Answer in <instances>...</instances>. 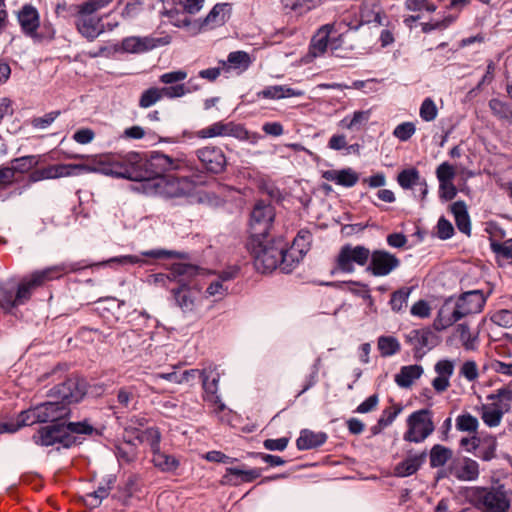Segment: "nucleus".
Segmentation results:
<instances>
[{
  "label": "nucleus",
  "mask_w": 512,
  "mask_h": 512,
  "mask_svg": "<svg viewBox=\"0 0 512 512\" xmlns=\"http://www.w3.org/2000/svg\"><path fill=\"white\" fill-rule=\"evenodd\" d=\"M160 158L159 151L142 154L130 151L125 154L108 153L100 155L88 164H54L29 173L24 185L10 192V195H21L31 184L45 179L78 175L87 172H97L113 178L126 179L141 183L138 190L147 195H156L160 188V172L153 163Z\"/></svg>",
  "instance_id": "nucleus-1"
},
{
  "label": "nucleus",
  "mask_w": 512,
  "mask_h": 512,
  "mask_svg": "<svg viewBox=\"0 0 512 512\" xmlns=\"http://www.w3.org/2000/svg\"><path fill=\"white\" fill-rule=\"evenodd\" d=\"M93 266L87 260L64 262L59 265L36 270L21 280L0 281V310L4 314L17 316L20 306L29 302L35 290L47 282L59 279L64 274L77 272Z\"/></svg>",
  "instance_id": "nucleus-2"
},
{
  "label": "nucleus",
  "mask_w": 512,
  "mask_h": 512,
  "mask_svg": "<svg viewBox=\"0 0 512 512\" xmlns=\"http://www.w3.org/2000/svg\"><path fill=\"white\" fill-rule=\"evenodd\" d=\"M246 247L253 256L256 270L261 273H271L276 269L291 273L297 267V259L288 253L284 237L271 234L269 226L262 232L251 234Z\"/></svg>",
  "instance_id": "nucleus-3"
},
{
  "label": "nucleus",
  "mask_w": 512,
  "mask_h": 512,
  "mask_svg": "<svg viewBox=\"0 0 512 512\" xmlns=\"http://www.w3.org/2000/svg\"><path fill=\"white\" fill-rule=\"evenodd\" d=\"M205 184L203 172L183 152L162 153V197L188 196L197 186Z\"/></svg>",
  "instance_id": "nucleus-4"
},
{
  "label": "nucleus",
  "mask_w": 512,
  "mask_h": 512,
  "mask_svg": "<svg viewBox=\"0 0 512 512\" xmlns=\"http://www.w3.org/2000/svg\"><path fill=\"white\" fill-rule=\"evenodd\" d=\"M166 269L170 271L167 278H170V276L174 278L180 277L177 286L171 288V293L177 306L183 311H192L199 290L196 286H191L186 282V279L200 274L204 269L191 263H173L170 267H166Z\"/></svg>",
  "instance_id": "nucleus-5"
},
{
  "label": "nucleus",
  "mask_w": 512,
  "mask_h": 512,
  "mask_svg": "<svg viewBox=\"0 0 512 512\" xmlns=\"http://www.w3.org/2000/svg\"><path fill=\"white\" fill-rule=\"evenodd\" d=\"M463 496L466 501L478 510L486 512H507L510 508V500L507 497L503 485L498 487H468Z\"/></svg>",
  "instance_id": "nucleus-6"
},
{
  "label": "nucleus",
  "mask_w": 512,
  "mask_h": 512,
  "mask_svg": "<svg viewBox=\"0 0 512 512\" xmlns=\"http://www.w3.org/2000/svg\"><path fill=\"white\" fill-rule=\"evenodd\" d=\"M232 4L228 2L215 4L204 18L188 20L184 14H177L181 19L177 20L187 26V32L196 35L203 30L213 29L224 25L231 17Z\"/></svg>",
  "instance_id": "nucleus-7"
},
{
  "label": "nucleus",
  "mask_w": 512,
  "mask_h": 512,
  "mask_svg": "<svg viewBox=\"0 0 512 512\" xmlns=\"http://www.w3.org/2000/svg\"><path fill=\"white\" fill-rule=\"evenodd\" d=\"M406 424L407 430L403 434V440L410 443L424 442L435 430L433 412L428 408L411 413Z\"/></svg>",
  "instance_id": "nucleus-8"
},
{
  "label": "nucleus",
  "mask_w": 512,
  "mask_h": 512,
  "mask_svg": "<svg viewBox=\"0 0 512 512\" xmlns=\"http://www.w3.org/2000/svg\"><path fill=\"white\" fill-rule=\"evenodd\" d=\"M17 19L22 33L34 42L51 41L54 39V30L43 27L40 31V16L38 10L31 4H25L17 13Z\"/></svg>",
  "instance_id": "nucleus-9"
},
{
  "label": "nucleus",
  "mask_w": 512,
  "mask_h": 512,
  "mask_svg": "<svg viewBox=\"0 0 512 512\" xmlns=\"http://www.w3.org/2000/svg\"><path fill=\"white\" fill-rule=\"evenodd\" d=\"M370 257V250L363 245L352 246L351 244L343 245L334 262V266L330 271L331 275L338 272L352 273L354 271V264L365 266Z\"/></svg>",
  "instance_id": "nucleus-10"
},
{
  "label": "nucleus",
  "mask_w": 512,
  "mask_h": 512,
  "mask_svg": "<svg viewBox=\"0 0 512 512\" xmlns=\"http://www.w3.org/2000/svg\"><path fill=\"white\" fill-rule=\"evenodd\" d=\"M203 3L204 0H162V16L167 18V23L187 31V26L177 21L181 18L176 14H184L188 20H192L190 15L198 13ZM162 24L166 22L162 21Z\"/></svg>",
  "instance_id": "nucleus-11"
},
{
  "label": "nucleus",
  "mask_w": 512,
  "mask_h": 512,
  "mask_svg": "<svg viewBox=\"0 0 512 512\" xmlns=\"http://www.w3.org/2000/svg\"><path fill=\"white\" fill-rule=\"evenodd\" d=\"M405 342L413 346V357L415 360H421L428 351L434 349L441 343V336L435 333L430 326L418 329H412L404 335Z\"/></svg>",
  "instance_id": "nucleus-12"
},
{
  "label": "nucleus",
  "mask_w": 512,
  "mask_h": 512,
  "mask_svg": "<svg viewBox=\"0 0 512 512\" xmlns=\"http://www.w3.org/2000/svg\"><path fill=\"white\" fill-rule=\"evenodd\" d=\"M32 441L40 447H50L59 444L57 450L60 448L70 449L71 444L75 442V440L69 437L68 433L65 432L64 422L41 426L32 435Z\"/></svg>",
  "instance_id": "nucleus-13"
},
{
  "label": "nucleus",
  "mask_w": 512,
  "mask_h": 512,
  "mask_svg": "<svg viewBox=\"0 0 512 512\" xmlns=\"http://www.w3.org/2000/svg\"><path fill=\"white\" fill-rule=\"evenodd\" d=\"M194 154L201 165L199 170L205 177L206 174L218 175L226 170L227 157L221 147L206 145L196 149Z\"/></svg>",
  "instance_id": "nucleus-14"
},
{
  "label": "nucleus",
  "mask_w": 512,
  "mask_h": 512,
  "mask_svg": "<svg viewBox=\"0 0 512 512\" xmlns=\"http://www.w3.org/2000/svg\"><path fill=\"white\" fill-rule=\"evenodd\" d=\"M490 249L495 256V262L502 267L504 263H512V238H506L505 231L500 226H486Z\"/></svg>",
  "instance_id": "nucleus-15"
},
{
  "label": "nucleus",
  "mask_w": 512,
  "mask_h": 512,
  "mask_svg": "<svg viewBox=\"0 0 512 512\" xmlns=\"http://www.w3.org/2000/svg\"><path fill=\"white\" fill-rule=\"evenodd\" d=\"M52 395L70 407L79 403L87 393L86 381L80 378H68L51 389Z\"/></svg>",
  "instance_id": "nucleus-16"
},
{
  "label": "nucleus",
  "mask_w": 512,
  "mask_h": 512,
  "mask_svg": "<svg viewBox=\"0 0 512 512\" xmlns=\"http://www.w3.org/2000/svg\"><path fill=\"white\" fill-rule=\"evenodd\" d=\"M196 135L200 139L230 136L238 140L245 141L249 138L248 130L242 124L235 123L233 121L227 123L222 121L215 122L212 125L197 131Z\"/></svg>",
  "instance_id": "nucleus-17"
},
{
  "label": "nucleus",
  "mask_w": 512,
  "mask_h": 512,
  "mask_svg": "<svg viewBox=\"0 0 512 512\" xmlns=\"http://www.w3.org/2000/svg\"><path fill=\"white\" fill-rule=\"evenodd\" d=\"M77 32L88 42H93L106 31L103 17L96 13H86L80 9V13L74 21Z\"/></svg>",
  "instance_id": "nucleus-18"
},
{
  "label": "nucleus",
  "mask_w": 512,
  "mask_h": 512,
  "mask_svg": "<svg viewBox=\"0 0 512 512\" xmlns=\"http://www.w3.org/2000/svg\"><path fill=\"white\" fill-rule=\"evenodd\" d=\"M369 259L370 262L366 267V271L376 277L390 274L401 263L396 255L383 249L370 251Z\"/></svg>",
  "instance_id": "nucleus-19"
},
{
  "label": "nucleus",
  "mask_w": 512,
  "mask_h": 512,
  "mask_svg": "<svg viewBox=\"0 0 512 512\" xmlns=\"http://www.w3.org/2000/svg\"><path fill=\"white\" fill-rule=\"evenodd\" d=\"M427 456V449L418 453L413 449H407L405 458L395 465L393 475L398 478H405L416 474L425 464Z\"/></svg>",
  "instance_id": "nucleus-20"
},
{
  "label": "nucleus",
  "mask_w": 512,
  "mask_h": 512,
  "mask_svg": "<svg viewBox=\"0 0 512 512\" xmlns=\"http://www.w3.org/2000/svg\"><path fill=\"white\" fill-rule=\"evenodd\" d=\"M463 312L458 308L457 300L454 297L447 298L440 307L437 317L433 321L435 331H442L461 320Z\"/></svg>",
  "instance_id": "nucleus-21"
},
{
  "label": "nucleus",
  "mask_w": 512,
  "mask_h": 512,
  "mask_svg": "<svg viewBox=\"0 0 512 512\" xmlns=\"http://www.w3.org/2000/svg\"><path fill=\"white\" fill-rule=\"evenodd\" d=\"M38 408L42 422L49 424L65 422L72 413L71 408L59 400L40 403Z\"/></svg>",
  "instance_id": "nucleus-22"
},
{
  "label": "nucleus",
  "mask_w": 512,
  "mask_h": 512,
  "mask_svg": "<svg viewBox=\"0 0 512 512\" xmlns=\"http://www.w3.org/2000/svg\"><path fill=\"white\" fill-rule=\"evenodd\" d=\"M160 39L151 37L129 36L121 41V44H115L113 50L115 52L125 53H143L157 47Z\"/></svg>",
  "instance_id": "nucleus-23"
},
{
  "label": "nucleus",
  "mask_w": 512,
  "mask_h": 512,
  "mask_svg": "<svg viewBox=\"0 0 512 512\" xmlns=\"http://www.w3.org/2000/svg\"><path fill=\"white\" fill-rule=\"evenodd\" d=\"M456 300L463 317L481 312L486 303V297L479 289L464 292Z\"/></svg>",
  "instance_id": "nucleus-24"
},
{
  "label": "nucleus",
  "mask_w": 512,
  "mask_h": 512,
  "mask_svg": "<svg viewBox=\"0 0 512 512\" xmlns=\"http://www.w3.org/2000/svg\"><path fill=\"white\" fill-rule=\"evenodd\" d=\"M116 481L117 476L115 474H108L104 476L97 489L93 492L87 493L83 497L84 504L89 508L98 507L102 500L109 496L110 491L116 484Z\"/></svg>",
  "instance_id": "nucleus-25"
},
{
  "label": "nucleus",
  "mask_w": 512,
  "mask_h": 512,
  "mask_svg": "<svg viewBox=\"0 0 512 512\" xmlns=\"http://www.w3.org/2000/svg\"><path fill=\"white\" fill-rule=\"evenodd\" d=\"M275 207L270 201L257 199L250 212V224H273Z\"/></svg>",
  "instance_id": "nucleus-26"
},
{
  "label": "nucleus",
  "mask_w": 512,
  "mask_h": 512,
  "mask_svg": "<svg viewBox=\"0 0 512 512\" xmlns=\"http://www.w3.org/2000/svg\"><path fill=\"white\" fill-rule=\"evenodd\" d=\"M262 468L243 469L237 467L226 468L223 476V482L234 486L240 483H250L259 478L262 474Z\"/></svg>",
  "instance_id": "nucleus-27"
},
{
  "label": "nucleus",
  "mask_w": 512,
  "mask_h": 512,
  "mask_svg": "<svg viewBox=\"0 0 512 512\" xmlns=\"http://www.w3.org/2000/svg\"><path fill=\"white\" fill-rule=\"evenodd\" d=\"M64 427L65 432L68 433L69 437L75 440V442L71 444V448L82 444L83 439L80 435H92L94 433L96 435H101V433L91 425L88 419L77 422L65 420Z\"/></svg>",
  "instance_id": "nucleus-28"
},
{
  "label": "nucleus",
  "mask_w": 512,
  "mask_h": 512,
  "mask_svg": "<svg viewBox=\"0 0 512 512\" xmlns=\"http://www.w3.org/2000/svg\"><path fill=\"white\" fill-rule=\"evenodd\" d=\"M322 177L346 188L353 187L359 181V174L349 167L340 170H326L322 173Z\"/></svg>",
  "instance_id": "nucleus-29"
},
{
  "label": "nucleus",
  "mask_w": 512,
  "mask_h": 512,
  "mask_svg": "<svg viewBox=\"0 0 512 512\" xmlns=\"http://www.w3.org/2000/svg\"><path fill=\"white\" fill-rule=\"evenodd\" d=\"M311 243L312 233L308 229L304 228L298 232L291 246L289 247L287 245L288 253L291 252L292 258L297 259V266L299 265L303 257L307 254V252L310 250Z\"/></svg>",
  "instance_id": "nucleus-30"
},
{
  "label": "nucleus",
  "mask_w": 512,
  "mask_h": 512,
  "mask_svg": "<svg viewBox=\"0 0 512 512\" xmlns=\"http://www.w3.org/2000/svg\"><path fill=\"white\" fill-rule=\"evenodd\" d=\"M328 435L325 432H314L310 429H302L296 440V447L300 451L321 447L326 443Z\"/></svg>",
  "instance_id": "nucleus-31"
},
{
  "label": "nucleus",
  "mask_w": 512,
  "mask_h": 512,
  "mask_svg": "<svg viewBox=\"0 0 512 512\" xmlns=\"http://www.w3.org/2000/svg\"><path fill=\"white\" fill-rule=\"evenodd\" d=\"M481 418L488 427H496L501 423L503 415L511 410L509 403H493L491 405L483 404L481 406Z\"/></svg>",
  "instance_id": "nucleus-32"
},
{
  "label": "nucleus",
  "mask_w": 512,
  "mask_h": 512,
  "mask_svg": "<svg viewBox=\"0 0 512 512\" xmlns=\"http://www.w3.org/2000/svg\"><path fill=\"white\" fill-rule=\"evenodd\" d=\"M142 443H147L153 453L152 462L156 467L160 466V431L158 428H147L136 436Z\"/></svg>",
  "instance_id": "nucleus-33"
},
{
  "label": "nucleus",
  "mask_w": 512,
  "mask_h": 512,
  "mask_svg": "<svg viewBox=\"0 0 512 512\" xmlns=\"http://www.w3.org/2000/svg\"><path fill=\"white\" fill-rule=\"evenodd\" d=\"M301 94L300 91H296L295 89L287 86V85H272L267 86L263 90L258 91L256 93V97L258 99H272V100H280L284 98H291L295 96H299Z\"/></svg>",
  "instance_id": "nucleus-34"
},
{
  "label": "nucleus",
  "mask_w": 512,
  "mask_h": 512,
  "mask_svg": "<svg viewBox=\"0 0 512 512\" xmlns=\"http://www.w3.org/2000/svg\"><path fill=\"white\" fill-rule=\"evenodd\" d=\"M332 30L333 25L331 24H326L319 29L317 36L311 40L309 54L319 57L329 48V35Z\"/></svg>",
  "instance_id": "nucleus-35"
},
{
  "label": "nucleus",
  "mask_w": 512,
  "mask_h": 512,
  "mask_svg": "<svg viewBox=\"0 0 512 512\" xmlns=\"http://www.w3.org/2000/svg\"><path fill=\"white\" fill-rule=\"evenodd\" d=\"M326 0H281L283 9L296 15H304L321 6Z\"/></svg>",
  "instance_id": "nucleus-36"
},
{
  "label": "nucleus",
  "mask_w": 512,
  "mask_h": 512,
  "mask_svg": "<svg viewBox=\"0 0 512 512\" xmlns=\"http://www.w3.org/2000/svg\"><path fill=\"white\" fill-rule=\"evenodd\" d=\"M137 481L138 478L136 475H129L122 484L118 485L112 498L119 501L124 506L129 505L130 499L137 491Z\"/></svg>",
  "instance_id": "nucleus-37"
},
{
  "label": "nucleus",
  "mask_w": 512,
  "mask_h": 512,
  "mask_svg": "<svg viewBox=\"0 0 512 512\" xmlns=\"http://www.w3.org/2000/svg\"><path fill=\"white\" fill-rule=\"evenodd\" d=\"M423 374V367L420 365L403 366L400 372L395 375V382L402 388H408L413 381L420 378Z\"/></svg>",
  "instance_id": "nucleus-38"
},
{
  "label": "nucleus",
  "mask_w": 512,
  "mask_h": 512,
  "mask_svg": "<svg viewBox=\"0 0 512 512\" xmlns=\"http://www.w3.org/2000/svg\"><path fill=\"white\" fill-rule=\"evenodd\" d=\"M429 463L431 468H439L444 466L453 456L451 448L443 446L441 444H435L430 449Z\"/></svg>",
  "instance_id": "nucleus-39"
},
{
  "label": "nucleus",
  "mask_w": 512,
  "mask_h": 512,
  "mask_svg": "<svg viewBox=\"0 0 512 512\" xmlns=\"http://www.w3.org/2000/svg\"><path fill=\"white\" fill-rule=\"evenodd\" d=\"M223 69L228 71L230 68L246 70L251 64L250 56L245 51H234L228 54L227 60L219 62Z\"/></svg>",
  "instance_id": "nucleus-40"
},
{
  "label": "nucleus",
  "mask_w": 512,
  "mask_h": 512,
  "mask_svg": "<svg viewBox=\"0 0 512 512\" xmlns=\"http://www.w3.org/2000/svg\"><path fill=\"white\" fill-rule=\"evenodd\" d=\"M423 177L415 167H410L401 170L397 175V183L404 190L413 189L421 183Z\"/></svg>",
  "instance_id": "nucleus-41"
},
{
  "label": "nucleus",
  "mask_w": 512,
  "mask_h": 512,
  "mask_svg": "<svg viewBox=\"0 0 512 512\" xmlns=\"http://www.w3.org/2000/svg\"><path fill=\"white\" fill-rule=\"evenodd\" d=\"M454 476L461 481L476 480L479 476V465L475 460L465 457L462 467L455 470Z\"/></svg>",
  "instance_id": "nucleus-42"
},
{
  "label": "nucleus",
  "mask_w": 512,
  "mask_h": 512,
  "mask_svg": "<svg viewBox=\"0 0 512 512\" xmlns=\"http://www.w3.org/2000/svg\"><path fill=\"white\" fill-rule=\"evenodd\" d=\"M116 398L118 406L116 408L122 410H130L133 406L132 404L136 402L137 394L135 387L133 386H123L120 387L116 392ZM111 409H115V407L111 406Z\"/></svg>",
  "instance_id": "nucleus-43"
},
{
  "label": "nucleus",
  "mask_w": 512,
  "mask_h": 512,
  "mask_svg": "<svg viewBox=\"0 0 512 512\" xmlns=\"http://www.w3.org/2000/svg\"><path fill=\"white\" fill-rule=\"evenodd\" d=\"M39 164V156L27 155L11 160V167L14 173L25 174L30 172Z\"/></svg>",
  "instance_id": "nucleus-44"
},
{
  "label": "nucleus",
  "mask_w": 512,
  "mask_h": 512,
  "mask_svg": "<svg viewBox=\"0 0 512 512\" xmlns=\"http://www.w3.org/2000/svg\"><path fill=\"white\" fill-rule=\"evenodd\" d=\"M257 188L260 193L266 194L270 198V202L281 203L284 200L281 189L271 181L261 178L257 183Z\"/></svg>",
  "instance_id": "nucleus-45"
},
{
  "label": "nucleus",
  "mask_w": 512,
  "mask_h": 512,
  "mask_svg": "<svg viewBox=\"0 0 512 512\" xmlns=\"http://www.w3.org/2000/svg\"><path fill=\"white\" fill-rule=\"evenodd\" d=\"M144 257H151L154 259H160V249H152L149 251L142 252L140 256L138 255H125L120 257H114L107 261L110 262H118L120 264H136V263H146Z\"/></svg>",
  "instance_id": "nucleus-46"
},
{
  "label": "nucleus",
  "mask_w": 512,
  "mask_h": 512,
  "mask_svg": "<svg viewBox=\"0 0 512 512\" xmlns=\"http://www.w3.org/2000/svg\"><path fill=\"white\" fill-rule=\"evenodd\" d=\"M377 344L382 357L392 356L401 349L399 341L394 336H380Z\"/></svg>",
  "instance_id": "nucleus-47"
},
{
  "label": "nucleus",
  "mask_w": 512,
  "mask_h": 512,
  "mask_svg": "<svg viewBox=\"0 0 512 512\" xmlns=\"http://www.w3.org/2000/svg\"><path fill=\"white\" fill-rule=\"evenodd\" d=\"M321 285L333 287V288H339L341 289L343 286H360L363 288V291L359 295L362 299L368 302L369 306H372L374 303V300L370 294V290L368 288V285L359 281H332V282H322Z\"/></svg>",
  "instance_id": "nucleus-48"
},
{
  "label": "nucleus",
  "mask_w": 512,
  "mask_h": 512,
  "mask_svg": "<svg viewBox=\"0 0 512 512\" xmlns=\"http://www.w3.org/2000/svg\"><path fill=\"white\" fill-rule=\"evenodd\" d=\"M412 287L403 286L391 294L389 304L392 311L400 312L406 306Z\"/></svg>",
  "instance_id": "nucleus-49"
},
{
  "label": "nucleus",
  "mask_w": 512,
  "mask_h": 512,
  "mask_svg": "<svg viewBox=\"0 0 512 512\" xmlns=\"http://www.w3.org/2000/svg\"><path fill=\"white\" fill-rule=\"evenodd\" d=\"M478 427V419L470 413L461 414L456 418V429L458 431L476 433Z\"/></svg>",
  "instance_id": "nucleus-50"
},
{
  "label": "nucleus",
  "mask_w": 512,
  "mask_h": 512,
  "mask_svg": "<svg viewBox=\"0 0 512 512\" xmlns=\"http://www.w3.org/2000/svg\"><path fill=\"white\" fill-rule=\"evenodd\" d=\"M17 419L21 427L31 426L36 423H43L38 405L32 406L29 409L21 411L18 414Z\"/></svg>",
  "instance_id": "nucleus-51"
},
{
  "label": "nucleus",
  "mask_w": 512,
  "mask_h": 512,
  "mask_svg": "<svg viewBox=\"0 0 512 512\" xmlns=\"http://www.w3.org/2000/svg\"><path fill=\"white\" fill-rule=\"evenodd\" d=\"M168 85L169 86L162 87V97L173 99L191 93V88L186 87V85L183 83H175Z\"/></svg>",
  "instance_id": "nucleus-52"
},
{
  "label": "nucleus",
  "mask_w": 512,
  "mask_h": 512,
  "mask_svg": "<svg viewBox=\"0 0 512 512\" xmlns=\"http://www.w3.org/2000/svg\"><path fill=\"white\" fill-rule=\"evenodd\" d=\"M405 8L409 11H427L433 13L437 10V5L431 0H405Z\"/></svg>",
  "instance_id": "nucleus-53"
},
{
  "label": "nucleus",
  "mask_w": 512,
  "mask_h": 512,
  "mask_svg": "<svg viewBox=\"0 0 512 512\" xmlns=\"http://www.w3.org/2000/svg\"><path fill=\"white\" fill-rule=\"evenodd\" d=\"M81 4H68L66 1L59 2L55 7V13L58 17L77 18L80 13Z\"/></svg>",
  "instance_id": "nucleus-54"
},
{
  "label": "nucleus",
  "mask_w": 512,
  "mask_h": 512,
  "mask_svg": "<svg viewBox=\"0 0 512 512\" xmlns=\"http://www.w3.org/2000/svg\"><path fill=\"white\" fill-rule=\"evenodd\" d=\"M415 132L416 126L413 122H403L394 128L393 136L402 142H406Z\"/></svg>",
  "instance_id": "nucleus-55"
},
{
  "label": "nucleus",
  "mask_w": 512,
  "mask_h": 512,
  "mask_svg": "<svg viewBox=\"0 0 512 512\" xmlns=\"http://www.w3.org/2000/svg\"><path fill=\"white\" fill-rule=\"evenodd\" d=\"M420 117L423 121H433L438 114L435 102L431 98H425L420 106Z\"/></svg>",
  "instance_id": "nucleus-56"
},
{
  "label": "nucleus",
  "mask_w": 512,
  "mask_h": 512,
  "mask_svg": "<svg viewBox=\"0 0 512 512\" xmlns=\"http://www.w3.org/2000/svg\"><path fill=\"white\" fill-rule=\"evenodd\" d=\"M455 218V224H471L467 206L464 201H456L451 206Z\"/></svg>",
  "instance_id": "nucleus-57"
},
{
  "label": "nucleus",
  "mask_w": 512,
  "mask_h": 512,
  "mask_svg": "<svg viewBox=\"0 0 512 512\" xmlns=\"http://www.w3.org/2000/svg\"><path fill=\"white\" fill-rule=\"evenodd\" d=\"M456 19V16L447 15L442 20L435 21L434 23H422V31L423 33H430L433 30L447 29L452 23L456 21Z\"/></svg>",
  "instance_id": "nucleus-58"
},
{
  "label": "nucleus",
  "mask_w": 512,
  "mask_h": 512,
  "mask_svg": "<svg viewBox=\"0 0 512 512\" xmlns=\"http://www.w3.org/2000/svg\"><path fill=\"white\" fill-rule=\"evenodd\" d=\"M160 100V88L151 87L145 90L140 99L139 106L142 108H148Z\"/></svg>",
  "instance_id": "nucleus-59"
},
{
  "label": "nucleus",
  "mask_w": 512,
  "mask_h": 512,
  "mask_svg": "<svg viewBox=\"0 0 512 512\" xmlns=\"http://www.w3.org/2000/svg\"><path fill=\"white\" fill-rule=\"evenodd\" d=\"M489 107L492 112L500 118H508L512 115V110L509 103L500 99L493 98L489 101Z\"/></svg>",
  "instance_id": "nucleus-60"
},
{
  "label": "nucleus",
  "mask_w": 512,
  "mask_h": 512,
  "mask_svg": "<svg viewBox=\"0 0 512 512\" xmlns=\"http://www.w3.org/2000/svg\"><path fill=\"white\" fill-rule=\"evenodd\" d=\"M457 331L459 332V337L462 341V344L466 350H474L475 345L474 342L477 339V336H472L470 333V328L468 324L462 323L457 326Z\"/></svg>",
  "instance_id": "nucleus-61"
},
{
  "label": "nucleus",
  "mask_w": 512,
  "mask_h": 512,
  "mask_svg": "<svg viewBox=\"0 0 512 512\" xmlns=\"http://www.w3.org/2000/svg\"><path fill=\"white\" fill-rule=\"evenodd\" d=\"M455 175L454 167L448 162L441 163L436 169V176L439 183L453 181Z\"/></svg>",
  "instance_id": "nucleus-62"
},
{
  "label": "nucleus",
  "mask_w": 512,
  "mask_h": 512,
  "mask_svg": "<svg viewBox=\"0 0 512 512\" xmlns=\"http://www.w3.org/2000/svg\"><path fill=\"white\" fill-rule=\"evenodd\" d=\"M403 407L401 404H394L393 410L386 408L383 410L382 415L380 416V425H385L386 427L390 426L398 414L401 413Z\"/></svg>",
  "instance_id": "nucleus-63"
},
{
  "label": "nucleus",
  "mask_w": 512,
  "mask_h": 512,
  "mask_svg": "<svg viewBox=\"0 0 512 512\" xmlns=\"http://www.w3.org/2000/svg\"><path fill=\"white\" fill-rule=\"evenodd\" d=\"M488 400H500L499 405H503V403H509L511 405L512 402V384H508L505 387H502L497 390L496 394H489L487 396Z\"/></svg>",
  "instance_id": "nucleus-64"
}]
</instances>
